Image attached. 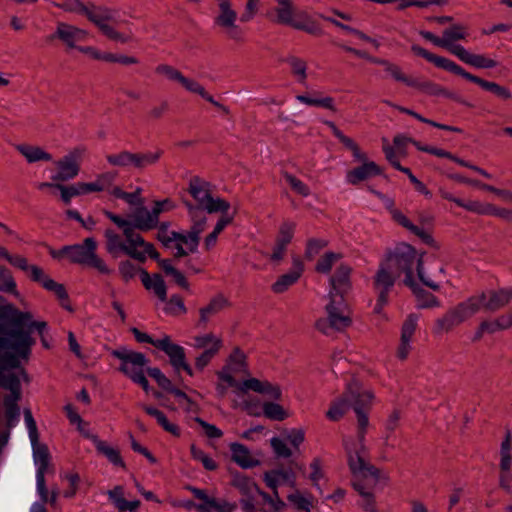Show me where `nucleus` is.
<instances>
[{
    "label": "nucleus",
    "mask_w": 512,
    "mask_h": 512,
    "mask_svg": "<svg viewBox=\"0 0 512 512\" xmlns=\"http://www.w3.org/2000/svg\"><path fill=\"white\" fill-rule=\"evenodd\" d=\"M185 205L188 209V213L192 222L190 230L195 236L200 237L201 233L205 230L206 227V209L196 207L190 202H185Z\"/></svg>",
    "instance_id": "7c9ffc66"
},
{
    "label": "nucleus",
    "mask_w": 512,
    "mask_h": 512,
    "mask_svg": "<svg viewBox=\"0 0 512 512\" xmlns=\"http://www.w3.org/2000/svg\"><path fill=\"white\" fill-rule=\"evenodd\" d=\"M162 155L163 151L161 149H156L153 152H137V170L142 171L146 169L148 166L155 165Z\"/></svg>",
    "instance_id": "09e8293b"
},
{
    "label": "nucleus",
    "mask_w": 512,
    "mask_h": 512,
    "mask_svg": "<svg viewBox=\"0 0 512 512\" xmlns=\"http://www.w3.org/2000/svg\"><path fill=\"white\" fill-rule=\"evenodd\" d=\"M54 5L66 12L81 15H85V12H87V5H85L81 0H65L62 3H54Z\"/></svg>",
    "instance_id": "e2e57ef3"
},
{
    "label": "nucleus",
    "mask_w": 512,
    "mask_h": 512,
    "mask_svg": "<svg viewBox=\"0 0 512 512\" xmlns=\"http://www.w3.org/2000/svg\"><path fill=\"white\" fill-rule=\"evenodd\" d=\"M385 261L392 269L400 276L405 274L404 284L406 286H413V270L416 268L417 275L420 281L430 289L438 291L440 286L426 276L422 257L417 254V251L409 244L401 243L397 245L392 251L387 254Z\"/></svg>",
    "instance_id": "7ed1b4c3"
},
{
    "label": "nucleus",
    "mask_w": 512,
    "mask_h": 512,
    "mask_svg": "<svg viewBox=\"0 0 512 512\" xmlns=\"http://www.w3.org/2000/svg\"><path fill=\"white\" fill-rule=\"evenodd\" d=\"M181 85L189 92L200 95L206 101L211 100V95L207 93L205 88L197 81L184 76Z\"/></svg>",
    "instance_id": "69168bd1"
},
{
    "label": "nucleus",
    "mask_w": 512,
    "mask_h": 512,
    "mask_svg": "<svg viewBox=\"0 0 512 512\" xmlns=\"http://www.w3.org/2000/svg\"><path fill=\"white\" fill-rule=\"evenodd\" d=\"M107 162L114 167H129L132 166L137 170V153H132L127 150H122L116 154H108L106 155Z\"/></svg>",
    "instance_id": "c9c22d12"
},
{
    "label": "nucleus",
    "mask_w": 512,
    "mask_h": 512,
    "mask_svg": "<svg viewBox=\"0 0 512 512\" xmlns=\"http://www.w3.org/2000/svg\"><path fill=\"white\" fill-rule=\"evenodd\" d=\"M84 151L83 148H75L62 159L56 161L55 165L58 172L52 176V180L65 182L75 178L80 171L79 160Z\"/></svg>",
    "instance_id": "4468645a"
},
{
    "label": "nucleus",
    "mask_w": 512,
    "mask_h": 512,
    "mask_svg": "<svg viewBox=\"0 0 512 512\" xmlns=\"http://www.w3.org/2000/svg\"><path fill=\"white\" fill-rule=\"evenodd\" d=\"M296 224L292 221H285L281 224L275 243L287 247L294 236Z\"/></svg>",
    "instance_id": "864d4df0"
},
{
    "label": "nucleus",
    "mask_w": 512,
    "mask_h": 512,
    "mask_svg": "<svg viewBox=\"0 0 512 512\" xmlns=\"http://www.w3.org/2000/svg\"><path fill=\"white\" fill-rule=\"evenodd\" d=\"M283 177L289 183L292 190L295 191L297 194L303 197H307L308 195H310L309 187L300 179L296 178L294 175L288 172H284Z\"/></svg>",
    "instance_id": "680f3d73"
},
{
    "label": "nucleus",
    "mask_w": 512,
    "mask_h": 512,
    "mask_svg": "<svg viewBox=\"0 0 512 512\" xmlns=\"http://www.w3.org/2000/svg\"><path fill=\"white\" fill-rule=\"evenodd\" d=\"M232 485L236 487L244 497L254 496V493L259 491L257 484L244 475L234 476Z\"/></svg>",
    "instance_id": "a18cd8bd"
},
{
    "label": "nucleus",
    "mask_w": 512,
    "mask_h": 512,
    "mask_svg": "<svg viewBox=\"0 0 512 512\" xmlns=\"http://www.w3.org/2000/svg\"><path fill=\"white\" fill-rule=\"evenodd\" d=\"M328 245L324 239L311 238L307 241L305 257L312 260L319 252Z\"/></svg>",
    "instance_id": "0e129e2a"
},
{
    "label": "nucleus",
    "mask_w": 512,
    "mask_h": 512,
    "mask_svg": "<svg viewBox=\"0 0 512 512\" xmlns=\"http://www.w3.org/2000/svg\"><path fill=\"white\" fill-rule=\"evenodd\" d=\"M191 454L195 460L200 461L202 463L206 470L213 471L217 469V463L204 451L197 448L195 445L191 446Z\"/></svg>",
    "instance_id": "052dcab7"
},
{
    "label": "nucleus",
    "mask_w": 512,
    "mask_h": 512,
    "mask_svg": "<svg viewBox=\"0 0 512 512\" xmlns=\"http://www.w3.org/2000/svg\"><path fill=\"white\" fill-rule=\"evenodd\" d=\"M155 347L163 351L169 357L170 364L177 373H179L180 370H184L189 376H193V370L186 361L184 348L173 343L168 335L157 339Z\"/></svg>",
    "instance_id": "ddd939ff"
},
{
    "label": "nucleus",
    "mask_w": 512,
    "mask_h": 512,
    "mask_svg": "<svg viewBox=\"0 0 512 512\" xmlns=\"http://www.w3.org/2000/svg\"><path fill=\"white\" fill-rule=\"evenodd\" d=\"M285 61L290 65L293 75L298 81L303 83L307 78V63L303 59L296 56H288Z\"/></svg>",
    "instance_id": "603ef678"
},
{
    "label": "nucleus",
    "mask_w": 512,
    "mask_h": 512,
    "mask_svg": "<svg viewBox=\"0 0 512 512\" xmlns=\"http://www.w3.org/2000/svg\"><path fill=\"white\" fill-rule=\"evenodd\" d=\"M85 16L101 30V27L109 26L106 22L114 20V11L106 6L88 3Z\"/></svg>",
    "instance_id": "c85d7f7f"
},
{
    "label": "nucleus",
    "mask_w": 512,
    "mask_h": 512,
    "mask_svg": "<svg viewBox=\"0 0 512 512\" xmlns=\"http://www.w3.org/2000/svg\"><path fill=\"white\" fill-rule=\"evenodd\" d=\"M230 305L228 299L223 294H218L214 296L208 305L205 307L200 308L199 310V320H198V326L200 327H206L207 323L209 322L210 318L219 312H221L223 309L228 307Z\"/></svg>",
    "instance_id": "412c9836"
},
{
    "label": "nucleus",
    "mask_w": 512,
    "mask_h": 512,
    "mask_svg": "<svg viewBox=\"0 0 512 512\" xmlns=\"http://www.w3.org/2000/svg\"><path fill=\"white\" fill-rule=\"evenodd\" d=\"M291 26L314 36H321L323 34L321 27L306 14L299 15L297 19H294Z\"/></svg>",
    "instance_id": "79ce46f5"
},
{
    "label": "nucleus",
    "mask_w": 512,
    "mask_h": 512,
    "mask_svg": "<svg viewBox=\"0 0 512 512\" xmlns=\"http://www.w3.org/2000/svg\"><path fill=\"white\" fill-rule=\"evenodd\" d=\"M263 414L268 419L276 421H283L288 416L281 405L273 402H266L263 404Z\"/></svg>",
    "instance_id": "5fc2aeb1"
},
{
    "label": "nucleus",
    "mask_w": 512,
    "mask_h": 512,
    "mask_svg": "<svg viewBox=\"0 0 512 512\" xmlns=\"http://www.w3.org/2000/svg\"><path fill=\"white\" fill-rule=\"evenodd\" d=\"M104 215L116 224L123 231L126 242L135 244H144V238L135 230L149 231L158 226V221L146 207L141 206L135 210L132 215V221L105 210Z\"/></svg>",
    "instance_id": "20e7f679"
},
{
    "label": "nucleus",
    "mask_w": 512,
    "mask_h": 512,
    "mask_svg": "<svg viewBox=\"0 0 512 512\" xmlns=\"http://www.w3.org/2000/svg\"><path fill=\"white\" fill-rule=\"evenodd\" d=\"M372 400V392L364 390L357 380H352L347 384L343 395L331 404L326 416L332 421H338L350 407L353 408L357 417V442L348 438L343 439L348 466L355 475L365 476L370 474L375 480L379 476V469L365 460L367 454L365 435L369 425L368 411Z\"/></svg>",
    "instance_id": "f03ea898"
},
{
    "label": "nucleus",
    "mask_w": 512,
    "mask_h": 512,
    "mask_svg": "<svg viewBox=\"0 0 512 512\" xmlns=\"http://www.w3.org/2000/svg\"><path fill=\"white\" fill-rule=\"evenodd\" d=\"M218 4V14L214 19L215 25L223 29L228 38L235 41L243 40V31L236 24L238 15L232 8L229 0H216Z\"/></svg>",
    "instance_id": "9b49d317"
},
{
    "label": "nucleus",
    "mask_w": 512,
    "mask_h": 512,
    "mask_svg": "<svg viewBox=\"0 0 512 512\" xmlns=\"http://www.w3.org/2000/svg\"><path fill=\"white\" fill-rule=\"evenodd\" d=\"M112 356L119 359L121 364L118 370L130 380L146 373L149 359L141 352H136L125 347L113 350Z\"/></svg>",
    "instance_id": "9d476101"
},
{
    "label": "nucleus",
    "mask_w": 512,
    "mask_h": 512,
    "mask_svg": "<svg viewBox=\"0 0 512 512\" xmlns=\"http://www.w3.org/2000/svg\"><path fill=\"white\" fill-rule=\"evenodd\" d=\"M382 173L381 168L373 161L364 162L363 165L354 168L347 174V180L352 185Z\"/></svg>",
    "instance_id": "cd10ccee"
},
{
    "label": "nucleus",
    "mask_w": 512,
    "mask_h": 512,
    "mask_svg": "<svg viewBox=\"0 0 512 512\" xmlns=\"http://www.w3.org/2000/svg\"><path fill=\"white\" fill-rule=\"evenodd\" d=\"M458 75L479 85L481 88L492 92L497 97H499L503 100H508L512 97L511 92L508 88L501 86L495 82L486 81L478 76H475L469 72H466L462 67H461V71H459Z\"/></svg>",
    "instance_id": "b1692460"
},
{
    "label": "nucleus",
    "mask_w": 512,
    "mask_h": 512,
    "mask_svg": "<svg viewBox=\"0 0 512 512\" xmlns=\"http://www.w3.org/2000/svg\"><path fill=\"white\" fill-rule=\"evenodd\" d=\"M47 329V322L34 320L31 312L19 310L0 295V387L9 391L3 398L6 429L0 433V448L8 443L10 430L19 421L18 402L22 398L19 376L28 380L21 362L29 361L36 343L32 332L37 331L43 347L49 349Z\"/></svg>",
    "instance_id": "f257e3e1"
},
{
    "label": "nucleus",
    "mask_w": 512,
    "mask_h": 512,
    "mask_svg": "<svg viewBox=\"0 0 512 512\" xmlns=\"http://www.w3.org/2000/svg\"><path fill=\"white\" fill-rule=\"evenodd\" d=\"M408 287L411 288V290L417 297V299H418L417 306L419 308H431V307H439L440 306V302L438 301V299L430 292L419 287L416 282H414L413 286H408Z\"/></svg>",
    "instance_id": "37998d69"
},
{
    "label": "nucleus",
    "mask_w": 512,
    "mask_h": 512,
    "mask_svg": "<svg viewBox=\"0 0 512 512\" xmlns=\"http://www.w3.org/2000/svg\"><path fill=\"white\" fill-rule=\"evenodd\" d=\"M0 292L18 295L17 284L12 272L2 265H0Z\"/></svg>",
    "instance_id": "49530a36"
},
{
    "label": "nucleus",
    "mask_w": 512,
    "mask_h": 512,
    "mask_svg": "<svg viewBox=\"0 0 512 512\" xmlns=\"http://www.w3.org/2000/svg\"><path fill=\"white\" fill-rule=\"evenodd\" d=\"M392 218L401 226L409 230L414 235L421 238L426 244H433L434 239L432 236L425 232L420 227L414 225L404 214H402L399 210L393 209L391 210Z\"/></svg>",
    "instance_id": "2f4dec72"
},
{
    "label": "nucleus",
    "mask_w": 512,
    "mask_h": 512,
    "mask_svg": "<svg viewBox=\"0 0 512 512\" xmlns=\"http://www.w3.org/2000/svg\"><path fill=\"white\" fill-rule=\"evenodd\" d=\"M118 173L116 171H107L97 175L94 182H90L94 192H102L112 187Z\"/></svg>",
    "instance_id": "de8ad7c7"
},
{
    "label": "nucleus",
    "mask_w": 512,
    "mask_h": 512,
    "mask_svg": "<svg viewBox=\"0 0 512 512\" xmlns=\"http://www.w3.org/2000/svg\"><path fill=\"white\" fill-rule=\"evenodd\" d=\"M170 239L172 243L169 247L175 245V242L180 243L181 245H185L190 253L197 251L200 242V237L195 236L190 229L186 233L171 231Z\"/></svg>",
    "instance_id": "58836bf2"
},
{
    "label": "nucleus",
    "mask_w": 512,
    "mask_h": 512,
    "mask_svg": "<svg viewBox=\"0 0 512 512\" xmlns=\"http://www.w3.org/2000/svg\"><path fill=\"white\" fill-rule=\"evenodd\" d=\"M353 474V481L352 485L354 489L361 495L362 502L361 507L366 512H378L375 504L374 495L370 492V489H372L379 481L383 480L384 482H388L389 477L386 475H381V471L379 470V476L375 480L373 479V476L368 474L365 476H359Z\"/></svg>",
    "instance_id": "f8f14e48"
},
{
    "label": "nucleus",
    "mask_w": 512,
    "mask_h": 512,
    "mask_svg": "<svg viewBox=\"0 0 512 512\" xmlns=\"http://www.w3.org/2000/svg\"><path fill=\"white\" fill-rule=\"evenodd\" d=\"M97 243L93 238H86L83 244L64 246L66 256L72 263L95 268L102 274H110L111 270L96 254Z\"/></svg>",
    "instance_id": "6e6552de"
},
{
    "label": "nucleus",
    "mask_w": 512,
    "mask_h": 512,
    "mask_svg": "<svg viewBox=\"0 0 512 512\" xmlns=\"http://www.w3.org/2000/svg\"><path fill=\"white\" fill-rule=\"evenodd\" d=\"M9 263L26 272L32 281L41 284L44 289L53 292L59 300L67 299V291L64 285L51 279L41 267L37 265H30L24 256L11 255Z\"/></svg>",
    "instance_id": "1a4fd4ad"
},
{
    "label": "nucleus",
    "mask_w": 512,
    "mask_h": 512,
    "mask_svg": "<svg viewBox=\"0 0 512 512\" xmlns=\"http://www.w3.org/2000/svg\"><path fill=\"white\" fill-rule=\"evenodd\" d=\"M411 50L418 56L423 57L427 61L433 63L438 68H442L449 72H452L458 75L459 71H461V67L457 65L455 62L451 61L448 58L437 56L433 53H430L426 49L420 47L419 45H412Z\"/></svg>",
    "instance_id": "393cba45"
},
{
    "label": "nucleus",
    "mask_w": 512,
    "mask_h": 512,
    "mask_svg": "<svg viewBox=\"0 0 512 512\" xmlns=\"http://www.w3.org/2000/svg\"><path fill=\"white\" fill-rule=\"evenodd\" d=\"M302 261L295 257L293 258V267L286 273L281 275L278 280L272 285V290L275 293L285 292L291 285H293L301 276L303 272Z\"/></svg>",
    "instance_id": "4be33fe9"
},
{
    "label": "nucleus",
    "mask_w": 512,
    "mask_h": 512,
    "mask_svg": "<svg viewBox=\"0 0 512 512\" xmlns=\"http://www.w3.org/2000/svg\"><path fill=\"white\" fill-rule=\"evenodd\" d=\"M142 408L148 415L154 417L157 420L158 424L165 431L171 433L174 436L180 435L179 427L173 423H170L162 411L147 405H142Z\"/></svg>",
    "instance_id": "a19ab883"
},
{
    "label": "nucleus",
    "mask_w": 512,
    "mask_h": 512,
    "mask_svg": "<svg viewBox=\"0 0 512 512\" xmlns=\"http://www.w3.org/2000/svg\"><path fill=\"white\" fill-rule=\"evenodd\" d=\"M188 192L197 202L194 205L206 209L209 214L225 213L230 208V204L226 200L213 198L210 183L198 176H193L189 180Z\"/></svg>",
    "instance_id": "0eeeda50"
},
{
    "label": "nucleus",
    "mask_w": 512,
    "mask_h": 512,
    "mask_svg": "<svg viewBox=\"0 0 512 512\" xmlns=\"http://www.w3.org/2000/svg\"><path fill=\"white\" fill-rule=\"evenodd\" d=\"M270 475L274 482L276 490H278V486L282 483H287L291 488H294L296 486V480H295V474L291 469L284 470V469H274L270 471H266L264 473V481L266 485L268 486V480L267 476Z\"/></svg>",
    "instance_id": "ea45409f"
},
{
    "label": "nucleus",
    "mask_w": 512,
    "mask_h": 512,
    "mask_svg": "<svg viewBox=\"0 0 512 512\" xmlns=\"http://www.w3.org/2000/svg\"><path fill=\"white\" fill-rule=\"evenodd\" d=\"M483 293L486 295V299L483 301L481 307L488 312H496L506 307L512 301V289L501 288Z\"/></svg>",
    "instance_id": "aec40b11"
},
{
    "label": "nucleus",
    "mask_w": 512,
    "mask_h": 512,
    "mask_svg": "<svg viewBox=\"0 0 512 512\" xmlns=\"http://www.w3.org/2000/svg\"><path fill=\"white\" fill-rule=\"evenodd\" d=\"M222 347V341L216 340L215 345H212L210 348L205 349L195 360V367L198 370H203L213 359L215 355L219 352Z\"/></svg>",
    "instance_id": "3c124183"
},
{
    "label": "nucleus",
    "mask_w": 512,
    "mask_h": 512,
    "mask_svg": "<svg viewBox=\"0 0 512 512\" xmlns=\"http://www.w3.org/2000/svg\"><path fill=\"white\" fill-rule=\"evenodd\" d=\"M327 318H320L316 321L315 327L321 333L330 335L332 330L344 331L352 324L349 308L345 299L332 296L326 305Z\"/></svg>",
    "instance_id": "423d86ee"
},
{
    "label": "nucleus",
    "mask_w": 512,
    "mask_h": 512,
    "mask_svg": "<svg viewBox=\"0 0 512 512\" xmlns=\"http://www.w3.org/2000/svg\"><path fill=\"white\" fill-rule=\"evenodd\" d=\"M86 436L93 441L97 451L104 455L112 464L125 468V463L121 458L119 450L108 446L105 441L100 440L96 435L86 434Z\"/></svg>",
    "instance_id": "473e14b6"
},
{
    "label": "nucleus",
    "mask_w": 512,
    "mask_h": 512,
    "mask_svg": "<svg viewBox=\"0 0 512 512\" xmlns=\"http://www.w3.org/2000/svg\"><path fill=\"white\" fill-rule=\"evenodd\" d=\"M107 494L119 512H136L140 506L139 500L127 501L124 499L122 486H115L114 489L109 490Z\"/></svg>",
    "instance_id": "c756f323"
},
{
    "label": "nucleus",
    "mask_w": 512,
    "mask_h": 512,
    "mask_svg": "<svg viewBox=\"0 0 512 512\" xmlns=\"http://www.w3.org/2000/svg\"><path fill=\"white\" fill-rule=\"evenodd\" d=\"M453 54L464 63L478 69L494 68L497 66L495 60L487 58L484 55L470 53L464 47H454Z\"/></svg>",
    "instance_id": "5701e85b"
},
{
    "label": "nucleus",
    "mask_w": 512,
    "mask_h": 512,
    "mask_svg": "<svg viewBox=\"0 0 512 512\" xmlns=\"http://www.w3.org/2000/svg\"><path fill=\"white\" fill-rule=\"evenodd\" d=\"M91 183L79 182L71 186L56 184L55 188L61 192V199L65 204H69L72 197L94 192Z\"/></svg>",
    "instance_id": "72a5a7b5"
},
{
    "label": "nucleus",
    "mask_w": 512,
    "mask_h": 512,
    "mask_svg": "<svg viewBox=\"0 0 512 512\" xmlns=\"http://www.w3.org/2000/svg\"><path fill=\"white\" fill-rule=\"evenodd\" d=\"M16 148L26 158V160L29 163L52 160V155L44 151L39 146L21 144L18 145Z\"/></svg>",
    "instance_id": "4c0bfd02"
},
{
    "label": "nucleus",
    "mask_w": 512,
    "mask_h": 512,
    "mask_svg": "<svg viewBox=\"0 0 512 512\" xmlns=\"http://www.w3.org/2000/svg\"><path fill=\"white\" fill-rule=\"evenodd\" d=\"M139 272L144 287L147 290H153L159 300L167 301V287L163 277L158 273L150 275L145 269L141 268Z\"/></svg>",
    "instance_id": "a878e982"
},
{
    "label": "nucleus",
    "mask_w": 512,
    "mask_h": 512,
    "mask_svg": "<svg viewBox=\"0 0 512 512\" xmlns=\"http://www.w3.org/2000/svg\"><path fill=\"white\" fill-rule=\"evenodd\" d=\"M341 258L340 254L327 252L321 257L316 264V271L319 273H328L332 269L334 263Z\"/></svg>",
    "instance_id": "13d9d810"
},
{
    "label": "nucleus",
    "mask_w": 512,
    "mask_h": 512,
    "mask_svg": "<svg viewBox=\"0 0 512 512\" xmlns=\"http://www.w3.org/2000/svg\"><path fill=\"white\" fill-rule=\"evenodd\" d=\"M105 238L106 250L113 257L116 258L120 253H125L126 255L141 263L146 261L144 252H139L137 249H135V245H133L131 242H127V244L123 242L121 237L112 229H107L105 231Z\"/></svg>",
    "instance_id": "2eb2a0df"
},
{
    "label": "nucleus",
    "mask_w": 512,
    "mask_h": 512,
    "mask_svg": "<svg viewBox=\"0 0 512 512\" xmlns=\"http://www.w3.org/2000/svg\"><path fill=\"white\" fill-rule=\"evenodd\" d=\"M465 27L459 24L452 25L450 28L445 29L443 32V40H447L448 46H444L445 49L449 50L453 54L454 47H462L458 44H452L453 41L465 39Z\"/></svg>",
    "instance_id": "c03bdc74"
},
{
    "label": "nucleus",
    "mask_w": 512,
    "mask_h": 512,
    "mask_svg": "<svg viewBox=\"0 0 512 512\" xmlns=\"http://www.w3.org/2000/svg\"><path fill=\"white\" fill-rule=\"evenodd\" d=\"M187 489L191 491L197 499L205 501L207 504H210V506L213 507V509L218 512H232L236 508L235 504H230L226 501H222L220 503L215 498L208 497L206 492L202 489L193 486H188Z\"/></svg>",
    "instance_id": "e433bc0d"
},
{
    "label": "nucleus",
    "mask_w": 512,
    "mask_h": 512,
    "mask_svg": "<svg viewBox=\"0 0 512 512\" xmlns=\"http://www.w3.org/2000/svg\"><path fill=\"white\" fill-rule=\"evenodd\" d=\"M350 274L351 268L348 265L341 264L336 269L334 275L330 278L329 299H332V296L344 299L351 289Z\"/></svg>",
    "instance_id": "f3484780"
},
{
    "label": "nucleus",
    "mask_w": 512,
    "mask_h": 512,
    "mask_svg": "<svg viewBox=\"0 0 512 512\" xmlns=\"http://www.w3.org/2000/svg\"><path fill=\"white\" fill-rule=\"evenodd\" d=\"M479 214L493 215L506 221L512 222V210L507 208H500L492 204L485 205V207L479 211Z\"/></svg>",
    "instance_id": "338daca9"
},
{
    "label": "nucleus",
    "mask_w": 512,
    "mask_h": 512,
    "mask_svg": "<svg viewBox=\"0 0 512 512\" xmlns=\"http://www.w3.org/2000/svg\"><path fill=\"white\" fill-rule=\"evenodd\" d=\"M296 99L306 105L319 106V107H324L326 109H329L333 112L336 111V107L334 105V100L332 97H324L321 99H317V98L308 97L306 95H298V96H296Z\"/></svg>",
    "instance_id": "6e6d98bb"
},
{
    "label": "nucleus",
    "mask_w": 512,
    "mask_h": 512,
    "mask_svg": "<svg viewBox=\"0 0 512 512\" xmlns=\"http://www.w3.org/2000/svg\"><path fill=\"white\" fill-rule=\"evenodd\" d=\"M164 310L166 313L174 316L185 314L187 312L182 297L177 294L170 297Z\"/></svg>",
    "instance_id": "bf43d9fd"
},
{
    "label": "nucleus",
    "mask_w": 512,
    "mask_h": 512,
    "mask_svg": "<svg viewBox=\"0 0 512 512\" xmlns=\"http://www.w3.org/2000/svg\"><path fill=\"white\" fill-rule=\"evenodd\" d=\"M31 444L33 448L34 462L37 466L36 473L41 472L42 474H45L50 464V453L48 447L45 444H40L39 439L35 442H31Z\"/></svg>",
    "instance_id": "f704fd0d"
},
{
    "label": "nucleus",
    "mask_w": 512,
    "mask_h": 512,
    "mask_svg": "<svg viewBox=\"0 0 512 512\" xmlns=\"http://www.w3.org/2000/svg\"><path fill=\"white\" fill-rule=\"evenodd\" d=\"M400 276L394 269L384 260L380 263L379 268L374 276V286L379 293L389 294V291L394 286L397 278Z\"/></svg>",
    "instance_id": "6ab92c4d"
},
{
    "label": "nucleus",
    "mask_w": 512,
    "mask_h": 512,
    "mask_svg": "<svg viewBox=\"0 0 512 512\" xmlns=\"http://www.w3.org/2000/svg\"><path fill=\"white\" fill-rule=\"evenodd\" d=\"M245 359H246L245 354L238 347H236L234 349L233 353L230 355L227 364L229 366H232V371L234 373H240V372L247 373Z\"/></svg>",
    "instance_id": "4d7b16f0"
},
{
    "label": "nucleus",
    "mask_w": 512,
    "mask_h": 512,
    "mask_svg": "<svg viewBox=\"0 0 512 512\" xmlns=\"http://www.w3.org/2000/svg\"><path fill=\"white\" fill-rule=\"evenodd\" d=\"M278 3L280 6L276 8L277 23L291 26L292 23L294 22L293 7L291 0H283L279 1Z\"/></svg>",
    "instance_id": "8fccbe9b"
},
{
    "label": "nucleus",
    "mask_w": 512,
    "mask_h": 512,
    "mask_svg": "<svg viewBox=\"0 0 512 512\" xmlns=\"http://www.w3.org/2000/svg\"><path fill=\"white\" fill-rule=\"evenodd\" d=\"M155 71L156 73L165 76L167 79L177 81L180 84L184 77V75L179 70L167 64L158 65Z\"/></svg>",
    "instance_id": "774afa93"
},
{
    "label": "nucleus",
    "mask_w": 512,
    "mask_h": 512,
    "mask_svg": "<svg viewBox=\"0 0 512 512\" xmlns=\"http://www.w3.org/2000/svg\"><path fill=\"white\" fill-rule=\"evenodd\" d=\"M486 299L484 293L473 295L448 309L446 313L435 321L434 333L441 335L449 333L477 312L480 311L483 301Z\"/></svg>",
    "instance_id": "39448f33"
},
{
    "label": "nucleus",
    "mask_w": 512,
    "mask_h": 512,
    "mask_svg": "<svg viewBox=\"0 0 512 512\" xmlns=\"http://www.w3.org/2000/svg\"><path fill=\"white\" fill-rule=\"evenodd\" d=\"M87 32L76 26L59 22L55 32L49 37L51 40L59 39L68 49L78 48L77 43L83 42L87 38Z\"/></svg>",
    "instance_id": "dca6fc26"
},
{
    "label": "nucleus",
    "mask_w": 512,
    "mask_h": 512,
    "mask_svg": "<svg viewBox=\"0 0 512 512\" xmlns=\"http://www.w3.org/2000/svg\"><path fill=\"white\" fill-rule=\"evenodd\" d=\"M231 458L241 468L248 469L256 467L260 461L251 456L250 450L241 443L230 444Z\"/></svg>",
    "instance_id": "bb28decb"
},
{
    "label": "nucleus",
    "mask_w": 512,
    "mask_h": 512,
    "mask_svg": "<svg viewBox=\"0 0 512 512\" xmlns=\"http://www.w3.org/2000/svg\"><path fill=\"white\" fill-rule=\"evenodd\" d=\"M408 86L417 88L421 92L430 95V96H444L450 99H453L456 102H459L464 105H469L465 100H463L459 95L453 93L441 85L434 83L430 80H421L419 78L410 79Z\"/></svg>",
    "instance_id": "a211bd4d"
}]
</instances>
